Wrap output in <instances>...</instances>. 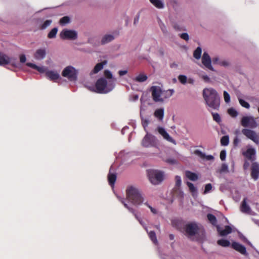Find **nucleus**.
Returning <instances> with one entry per match:
<instances>
[{
  "label": "nucleus",
  "instance_id": "1",
  "mask_svg": "<svg viewBox=\"0 0 259 259\" xmlns=\"http://www.w3.org/2000/svg\"><path fill=\"white\" fill-rule=\"evenodd\" d=\"M104 75L106 78L101 77L98 79L95 87L89 86L88 87L89 90L99 94H107L112 91L115 88L116 79L109 70L104 71Z\"/></svg>",
  "mask_w": 259,
  "mask_h": 259
},
{
  "label": "nucleus",
  "instance_id": "2",
  "mask_svg": "<svg viewBox=\"0 0 259 259\" xmlns=\"http://www.w3.org/2000/svg\"><path fill=\"white\" fill-rule=\"evenodd\" d=\"M126 198L129 202L135 206L141 205L146 199L141 191L137 187L133 185L127 187Z\"/></svg>",
  "mask_w": 259,
  "mask_h": 259
},
{
  "label": "nucleus",
  "instance_id": "3",
  "mask_svg": "<svg viewBox=\"0 0 259 259\" xmlns=\"http://www.w3.org/2000/svg\"><path fill=\"white\" fill-rule=\"evenodd\" d=\"M203 97L206 104L209 108L218 110L220 106V98L218 92L213 88H205L203 90Z\"/></svg>",
  "mask_w": 259,
  "mask_h": 259
},
{
  "label": "nucleus",
  "instance_id": "4",
  "mask_svg": "<svg viewBox=\"0 0 259 259\" xmlns=\"http://www.w3.org/2000/svg\"><path fill=\"white\" fill-rule=\"evenodd\" d=\"M26 65L29 67L36 70L41 73H45L46 76L51 80L55 81L60 77V75L57 71L49 70L48 68L45 66H38L35 64L30 62L26 63Z\"/></svg>",
  "mask_w": 259,
  "mask_h": 259
},
{
  "label": "nucleus",
  "instance_id": "5",
  "mask_svg": "<svg viewBox=\"0 0 259 259\" xmlns=\"http://www.w3.org/2000/svg\"><path fill=\"white\" fill-rule=\"evenodd\" d=\"M149 179L150 182L153 185H158L164 180V173L163 171L152 169L148 172Z\"/></svg>",
  "mask_w": 259,
  "mask_h": 259
},
{
  "label": "nucleus",
  "instance_id": "6",
  "mask_svg": "<svg viewBox=\"0 0 259 259\" xmlns=\"http://www.w3.org/2000/svg\"><path fill=\"white\" fill-rule=\"evenodd\" d=\"M60 37L64 40H76L78 37L77 32L73 29L65 28L60 33Z\"/></svg>",
  "mask_w": 259,
  "mask_h": 259
},
{
  "label": "nucleus",
  "instance_id": "7",
  "mask_svg": "<svg viewBox=\"0 0 259 259\" xmlns=\"http://www.w3.org/2000/svg\"><path fill=\"white\" fill-rule=\"evenodd\" d=\"M77 71L71 66L66 67L62 72V75L70 81H75L77 79Z\"/></svg>",
  "mask_w": 259,
  "mask_h": 259
},
{
  "label": "nucleus",
  "instance_id": "8",
  "mask_svg": "<svg viewBox=\"0 0 259 259\" xmlns=\"http://www.w3.org/2000/svg\"><path fill=\"white\" fill-rule=\"evenodd\" d=\"M241 124L245 128H255L257 126L256 119L252 116H243L241 120Z\"/></svg>",
  "mask_w": 259,
  "mask_h": 259
},
{
  "label": "nucleus",
  "instance_id": "9",
  "mask_svg": "<svg viewBox=\"0 0 259 259\" xmlns=\"http://www.w3.org/2000/svg\"><path fill=\"white\" fill-rule=\"evenodd\" d=\"M157 144V139L155 136L150 134L147 132L142 141V145L144 147H155Z\"/></svg>",
  "mask_w": 259,
  "mask_h": 259
},
{
  "label": "nucleus",
  "instance_id": "10",
  "mask_svg": "<svg viewBox=\"0 0 259 259\" xmlns=\"http://www.w3.org/2000/svg\"><path fill=\"white\" fill-rule=\"evenodd\" d=\"M198 230V227L194 223H189L185 226L186 234L191 239H193V237L197 233Z\"/></svg>",
  "mask_w": 259,
  "mask_h": 259
},
{
  "label": "nucleus",
  "instance_id": "11",
  "mask_svg": "<svg viewBox=\"0 0 259 259\" xmlns=\"http://www.w3.org/2000/svg\"><path fill=\"white\" fill-rule=\"evenodd\" d=\"M241 132L246 138L251 140L255 144H259V138L257 134L254 131L244 128L242 130Z\"/></svg>",
  "mask_w": 259,
  "mask_h": 259
},
{
  "label": "nucleus",
  "instance_id": "12",
  "mask_svg": "<svg viewBox=\"0 0 259 259\" xmlns=\"http://www.w3.org/2000/svg\"><path fill=\"white\" fill-rule=\"evenodd\" d=\"M150 91L153 100L156 102H162V89L158 86H152Z\"/></svg>",
  "mask_w": 259,
  "mask_h": 259
},
{
  "label": "nucleus",
  "instance_id": "13",
  "mask_svg": "<svg viewBox=\"0 0 259 259\" xmlns=\"http://www.w3.org/2000/svg\"><path fill=\"white\" fill-rule=\"evenodd\" d=\"M156 131L158 132L159 134H160L162 136L164 140L175 145H176V141L169 136V135L167 133L164 128L161 126H158L157 127Z\"/></svg>",
  "mask_w": 259,
  "mask_h": 259
},
{
  "label": "nucleus",
  "instance_id": "14",
  "mask_svg": "<svg viewBox=\"0 0 259 259\" xmlns=\"http://www.w3.org/2000/svg\"><path fill=\"white\" fill-rule=\"evenodd\" d=\"M202 63L207 68L214 71V69L211 65V60L208 54L204 52L202 57Z\"/></svg>",
  "mask_w": 259,
  "mask_h": 259
},
{
  "label": "nucleus",
  "instance_id": "15",
  "mask_svg": "<svg viewBox=\"0 0 259 259\" xmlns=\"http://www.w3.org/2000/svg\"><path fill=\"white\" fill-rule=\"evenodd\" d=\"M231 247L240 253L241 254L246 256L248 255V253L246 251V248L244 246L238 243L237 242H233L231 244Z\"/></svg>",
  "mask_w": 259,
  "mask_h": 259
},
{
  "label": "nucleus",
  "instance_id": "16",
  "mask_svg": "<svg viewBox=\"0 0 259 259\" xmlns=\"http://www.w3.org/2000/svg\"><path fill=\"white\" fill-rule=\"evenodd\" d=\"M212 62L214 64H217L223 67H228L230 65L228 60L216 56L212 58Z\"/></svg>",
  "mask_w": 259,
  "mask_h": 259
},
{
  "label": "nucleus",
  "instance_id": "17",
  "mask_svg": "<svg viewBox=\"0 0 259 259\" xmlns=\"http://www.w3.org/2000/svg\"><path fill=\"white\" fill-rule=\"evenodd\" d=\"M251 177L254 181L259 178V164L257 162H253L251 164Z\"/></svg>",
  "mask_w": 259,
  "mask_h": 259
},
{
  "label": "nucleus",
  "instance_id": "18",
  "mask_svg": "<svg viewBox=\"0 0 259 259\" xmlns=\"http://www.w3.org/2000/svg\"><path fill=\"white\" fill-rule=\"evenodd\" d=\"M128 210L131 212L136 219V220L139 222V223L143 227L146 232H148L147 227L146 224L144 222L140 216L137 213L136 210L133 207L128 208Z\"/></svg>",
  "mask_w": 259,
  "mask_h": 259
},
{
  "label": "nucleus",
  "instance_id": "19",
  "mask_svg": "<svg viewBox=\"0 0 259 259\" xmlns=\"http://www.w3.org/2000/svg\"><path fill=\"white\" fill-rule=\"evenodd\" d=\"M255 150L254 148H248L246 151L243 152V155L248 160L253 161L255 159Z\"/></svg>",
  "mask_w": 259,
  "mask_h": 259
},
{
  "label": "nucleus",
  "instance_id": "20",
  "mask_svg": "<svg viewBox=\"0 0 259 259\" xmlns=\"http://www.w3.org/2000/svg\"><path fill=\"white\" fill-rule=\"evenodd\" d=\"M217 231L221 236H225L231 233L232 231V228L230 226H226L225 229H223L219 226H217Z\"/></svg>",
  "mask_w": 259,
  "mask_h": 259
},
{
  "label": "nucleus",
  "instance_id": "21",
  "mask_svg": "<svg viewBox=\"0 0 259 259\" xmlns=\"http://www.w3.org/2000/svg\"><path fill=\"white\" fill-rule=\"evenodd\" d=\"M46 56V50L45 49H39L36 51L34 54V58L37 60L44 59Z\"/></svg>",
  "mask_w": 259,
  "mask_h": 259
},
{
  "label": "nucleus",
  "instance_id": "22",
  "mask_svg": "<svg viewBox=\"0 0 259 259\" xmlns=\"http://www.w3.org/2000/svg\"><path fill=\"white\" fill-rule=\"evenodd\" d=\"M241 211L244 213L252 214V211L251 210L250 207L246 203V199L244 198L242 202L241 205Z\"/></svg>",
  "mask_w": 259,
  "mask_h": 259
},
{
  "label": "nucleus",
  "instance_id": "23",
  "mask_svg": "<svg viewBox=\"0 0 259 259\" xmlns=\"http://www.w3.org/2000/svg\"><path fill=\"white\" fill-rule=\"evenodd\" d=\"M107 64V60H104L103 61L97 64L94 67L93 70L91 72L90 74L92 75L93 74H96L99 72L100 70H101L104 66Z\"/></svg>",
  "mask_w": 259,
  "mask_h": 259
},
{
  "label": "nucleus",
  "instance_id": "24",
  "mask_svg": "<svg viewBox=\"0 0 259 259\" xmlns=\"http://www.w3.org/2000/svg\"><path fill=\"white\" fill-rule=\"evenodd\" d=\"M114 38L115 36L113 34H106L102 36L101 44L102 45L107 44L113 41Z\"/></svg>",
  "mask_w": 259,
  "mask_h": 259
},
{
  "label": "nucleus",
  "instance_id": "25",
  "mask_svg": "<svg viewBox=\"0 0 259 259\" xmlns=\"http://www.w3.org/2000/svg\"><path fill=\"white\" fill-rule=\"evenodd\" d=\"M11 58L6 54L0 53V65L4 66L11 62Z\"/></svg>",
  "mask_w": 259,
  "mask_h": 259
},
{
  "label": "nucleus",
  "instance_id": "26",
  "mask_svg": "<svg viewBox=\"0 0 259 259\" xmlns=\"http://www.w3.org/2000/svg\"><path fill=\"white\" fill-rule=\"evenodd\" d=\"M187 185L193 197H196L198 195L197 188L191 182H187Z\"/></svg>",
  "mask_w": 259,
  "mask_h": 259
},
{
  "label": "nucleus",
  "instance_id": "27",
  "mask_svg": "<svg viewBox=\"0 0 259 259\" xmlns=\"http://www.w3.org/2000/svg\"><path fill=\"white\" fill-rule=\"evenodd\" d=\"M174 93V90L173 89H169L167 90H163L162 89V102L164 101L165 99H168L170 98Z\"/></svg>",
  "mask_w": 259,
  "mask_h": 259
},
{
  "label": "nucleus",
  "instance_id": "28",
  "mask_svg": "<svg viewBox=\"0 0 259 259\" xmlns=\"http://www.w3.org/2000/svg\"><path fill=\"white\" fill-rule=\"evenodd\" d=\"M158 24L159 25V27H160V29H161L163 34L164 36H167L169 34L168 31L167 30V28L164 23L162 22V21L158 19Z\"/></svg>",
  "mask_w": 259,
  "mask_h": 259
},
{
  "label": "nucleus",
  "instance_id": "29",
  "mask_svg": "<svg viewBox=\"0 0 259 259\" xmlns=\"http://www.w3.org/2000/svg\"><path fill=\"white\" fill-rule=\"evenodd\" d=\"M195 154L197 155L201 158H205L207 160H212L214 159V157L211 155H206L205 153H203L199 150H196L194 152Z\"/></svg>",
  "mask_w": 259,
  "mask_h": 259
},
{
  "label": "nucleus",
  "instance_id": "30",
  "mask_svg": "<svg viewBox=\"0 0 259 259\" xmlns=\"http://www.w3.org/2000/svg\"><path fill=\"white\" fill-rule=\"evenodd\" d=\"M111 168H112V166L110 168V170L108 176V180L109 185L111 187H113V186L115 184V182L116 181V175L115 173H111Z\"/></svg>",
  "mask_w": 259,
  "mask_h": 259
},
{
  "label": "nucleus",
  "instance_id": "31",
  "mask_svg": "<svg viewBox=\"0 0 259 259\" xmlns=\"http://www.w3.org/2000/svg\"><path fill=\"white\" fill-rule=\"evenodd\" d=\"M150 2L156 8L162 9L164 7V3L162 0H149Z\"/></svg>",
  "mask_w": 259,
  "mask_h": 259
},
{
  "label": "nucleus",
  "instance_id": "32",
  "mask_svg": "<svg viewBox=\"0 0 259 259\" xmlns=\"http://www.w3.org/2000/svg\"><path fill=\"white\" fill-rule=\"evenodd\" d=\"M185 175L188 179L193 181H195L198 179V177L196 174L189 170L186 171Z\"/></svg>",
  "mask_w": 259,
  "mask_h": 259
},
{
  "label": "nucleus",
  "instance_id": "33",
  "mask_svg": "<svg viewBox=\"0 0 259 259\" xmlns=\"http://www.w3.org/2000/svg\"><path fill=\"white\" fill-rule=\"evenodd\" d=\"M154 116L159 120H162L164 116V109L160 108L157 109L154 112Z\"/></svg>",
  "mask_w": 259,
  "mask_h": 259
},
{
  "label": "nucleus",
  "instance_id": "34",
  "mask_svg": "<svg viewBox=\"0 0 259 259\" xmlns=\"http://www.w3.org/2000/svg\"><path fill=\"white\" fill-rule=\"evenodd\" d=\"M148 78L147 76L144 74H140L134 80L139 82H143L145 81Z\"/></svg>",
  "mask_w": 259,
  "mask_h": 259
},
{
  "label": "nucleus",
  "instance_id": "35",
  "mask_svg": "<svg viewBox=\"0 0 259 259\" xmlns=\"http://www.w3.org/2000/svg\"><path fill=\"white\" fill-rule=\"evenodd\" d=\"M202 54V49L201 47H198L196 50L194 51L193 57L197 60L201 58Z\"/></svg>",
  "mask_w": 259,
  "mask_h": 259
},
{
  "label": "nucleus",
  "instance_id": "36",
  "mask_svg": "<svg viewBox=\"0 0 259 259\" xmlns=\"http://www.w3.org/2000/svg\"><path fill=\"white\" fill-rule=\"evenodd\" d=\"M147 232L148 234V236H149V238H150V239L151 240V241L155 244H157V243H158V241H157V238H156V236L155 233L154 231H151L150 232L148 231Z\"/></svg>",
  "mask_w": 259,
  "mask_h": 259
},
{
  "label": "nucleus",
  "instance_id": "37",
  "mask_svg": "<svg viewBox=\"0 0 259 259\" xmlns=\"http://www.w3.org/2000/svg\"><path fill=\"white\" fill-rule=\"evenodd\" d=\"M237 98L238 99V101L241 106L246 109H249L250 108V105L248 102H246L245 101L241 99L239 96H238Z\"/></svg>",
  "mask_w": 259,
  "mask_h": 259
},
{
  "label": "nucleus",
  "instance_id": "38",
  "mask_svg": "<svg viewBox=\"0 0 259 259\" xmlns=\"http://www.w3.org/2000/svg\"><path fill=\"white\" fill-rule=\"evenodd\" d=\"M218 244L223 247H228L230 245V242L229 241L226 239H220L218 240Z\"/></svg>",
  "mask_w": 259,
  "mask_h": 259
},
{
  "label": "nucleus",
  "instance_id": "39",
  "mask_svg": "<svg viewBox=\"0 0 259 259\" xmlns=\"http://www.w3.org/2000/svg\"><path fill=\"white\" fill-rule=\"evenodd\" d=\"M144 204V205L146 206L147 207H148V208H150L151 212L154 214H156L158 212L157 209L154 207H153L150 204V203H149V202L148 201V200L147 199H146V200L145 201V202H144V203L143 204Z\"/></svg>",
  "mask_w": 259,
  "mask_h": 259
},
{
  "label": "nucleus",
  "instance_id": "40",
  "mask_svg": "<svg viewBox=\"0 0 259 259\" xmlns=\"http://www.w3.org/2000/svg\"><path fill=\"white\" fill-rule=\"evenodd\" d=\"M207 219L209 222L213 225L215 226L217 224V219L215 217L210 213L207 214Z\"/></svg>",
  "mask_w": 259,
  "mask_h": 259
},
{
  "label": "nucleus",
  "instance_id": "41",
  "mask_svg": "<svg viewBox=\"0 0 259 259\" xmlns=\"http://www.w3.org/2000/svg\"><path fill=\"white\" fill-rule=\"evenodd\" d=\"M172 28L176 31H182L184 30V27L178 24L177 22H172Z\"/></svg>",
  "mask_w": 259,
  "mask_h": 259
},
{
  "label": "nucleus",
  "instance_id": "42",
  "mask_svg": "<svg viewBox=\"0 0 259 259\" xmlns=\"http://www.w3.org/2000/svg\"><path fill=\"white\" fill-rule=\"evenodd\" d=\"M229 143V138L228 136H224L221 139V143L223 146H227Z\"/></svg>",
  "mask_w": 259,
  "mask_h": 259
},
{
  "label": "nucleus",
  "instance_id": "43",
  "mask_svg": "<svg viewBox=\"0 0 259 259\" xmlns=\"http://www.w3.org/2000/svg\"><path fill=\"white\" fill-rule=\"evenodd\" d=\"M228 114L232 117H236L238 115V112L234 108H231L228 110Z\"/></svg>",
  "mask_w": 259,
  "mask_h": 259
},
{
  "label": "nucleus",
  "instance_id": "44",
  "mask_svg": "<svg viewBox=\"0 0 259 259\" xmlns=\"http://www.w3.org/2000/svg\"><path fill=\"white\" fill-rule=\"evenodd\" d=\"M57 31H58V29L57 28H54L48 33V37L49 38H55L56 37V34L57 33Z\"/></svg>",
  "mask_w": 259,
  "mask_h": 259
},
{
  "label": "nucleus",
  "instance_id": "45",
  "mask_svg": "<svg viewBox=\"0 0 259 259\" xmlns=\"http://www.w3.org/2000/svg\"><path fill=\"white\" fill-rule=\"evenodd\" d=\"M70 18L68 16H65L62 17L60 20V23L62 25H65L70 22Z\"/></svg>",
  "mask_w": 259,
  "mask_h": 259
},
{
  "label": "nucleus",
  "instance_id": "46",
  "mask_svg": "<svg viewBox=\"0 0 259 259\" xmlns=\"http://www.w3.org/2000/svg\"><path fill=\"white\" fill-rule=\"evenodd\" d=\"M218 171L221 174L224 172H228L229 170L228 165L226 163H223L222 164L221 168L218 170Z\"/></svg>",
  "mask_w": 259,
  "mask_h": 259
},
{
  "label": "nucleus",
  "instance_id": "47",
  "mask_svg": "<svg viewBox=\"0 0 259 259\" xmlns=\"http://www.w3.org/2000/svg\"><path fill=\"white\" fill-rule=\"evenodd\" d=\"M130 154L128 152H125V150L121 151L118 155L117 157L122 158L123 160H125L126 157Z\"/></svg>",
  "mask_w": 259,
  "mask_h": 259
},
{
  "label": "nucleus",
  "instance_id": "48",
  "mask_svg": "<svg viewBox=\"0 0 259 259\" xmlns=\"http://www.w3.org/2000/svg\"><path fill=\"white\" fill-rule=\"evenodd\" d=\"M179 81L183 84H185L187 82V77L185 75H180L178 77Z\"/></svg>",
  "mask_w": 259,
  "mask_h": 259
},
{
  "label": "nucleus",
  "instance_id": "49",
  "mask_svg": "<svg viewBox=\"0 0 259 259\" xmlns=\"http://www.w3.org/2000/svg\"><path fill=\"white\" fill-rule=\"evenodd\" d=\"M211 114L212 115L213 120L216 121L217 123H220L222 121L220 115L217 113L212 112Z\"/></svg>",
  "mask_w": 259,
  "mask_h": 259
},
{
  "label": "nucleus",
  "instance_id": "50",
  "mask_svg": "<svg viewBox=\"0 0 259 259\" xmlns=\"http://www.w3.org/2000/svg\"><path fill=\"white\" fill-rule=\"evenodd\" d=\"M117 197L119 201H120L124 205V206L128 210V208L133 207L132 206L129 205L124 200V199L120 196H117Z\"/></svg>",
  "mask_w": 259,
  "mask_h": 259
},
{
  "label": "nucleus",
  "instance_id": "51",
  "mask_svg": "<svg viewBox=\"0 0 259 259\" xmlns=\"http://www.w3.org/2000/svg\"><path fill=\"white\" fill-rule=\"evenodd\" d=\"M224 100L226 103H228L230 102V96L227 91H224L223 93Z\"/></svg>",
  "mask_w": 259,
  "mask_h": 259
},
{
  "label": "nucleus",
  "instance_id": "52",
  "mask_svg": "<svg viewBox=\"0 0 259 259\" xmlns=\"http://www.w3.org/2000/svg\"><path fill=\"white\" fill-rule=\"evenodd\" d=\"M212 189V185L211 184H207L205 185V190L203 192L204 194L209 193Z\"/></svg>",
  "mask_w": 259,
  "mask_h": 259
},
{
  "label": "nucleus",
  "instance_id": "53",
  "mask_svg": "<svg viewBox=\"0 0 259 259\" xmlns=\"http://www.w3.org/2000/svg\"><path fill=\"white\" fill-rule=\"evenodd\" d=\"M181 38L188 41L189 39V35L187 33H182L179 35Z\"/></svg>",
  "mask_w": 259,
  "mask_h": 259
},
{
  "label": "nucleus",
  "instance_id": "54",
  "mask_svg": "<svg viewBox=\"0 0 259 259\" xmlns=\"http://www.w3.org/2000/svg\"><path fill=\"white\" fill-rule=\"evenodd\" d=\"M52 23V21L50 20H46L44 23V24L42 25L41 26V29H46L47 27H48L49 26H50L51 25Z\"/></svg>",
  "mask_w": 259,
  "mask_h": 259
},
{
  "label": "nucleus",
  "instance_id": "55",
  "mask_svg": "<svg viewBox=\"0 0 259 259\" xmlns=\"http://www.w3.org/2000/svg\"><path fill=\"white\" fill-rule=\"evenodd\" d=\"M176 180V186L177 187H180L182 183V180L181 177L179 176H176L175 177Z\"/></svg>",
  "mask_w": 259,
  "mask_h": 259
},
{
  "label": "nucleus",
  "instance_id": "56",
  "mask_svg": "<svg viewBox=\"0 0 259 259\" xmlns=\"http://www.w3.org/2000/svg\"><path fill=\"white\" fill-rule=\"evenodd\" d=\"M239 236L240 237V238L241 239H242V240H243L244 242L247 243V244H248L249 245H250L251 246H252V244L247 239V238L244 236L241 233H239Z\"/></svg>",
  "mask_w": 259,
  "mask_h": 259
},
{
  "label": "nucleus",
  "instance_id": "57",
  "mask_svg": "<svg viewBox=\"0 0 259 259\" xmlns=\"http://www.w3.org/2000/svg\"><path fill=\"white\" fill-rule=\"evenodd\" d=\"M142 125L143 126L145 131L147 132V131L146 130V127L148 126V125L149 123L148 120L146 119H142Z\"/></svg>",
  "mask_w": 259,
  "mask_h": 259
},
{
  "label": "nucleus",
  "instance_id": "58",
  "mask_svg": "<svg viewBox=\"0 0 259 259\" xmlns=\"http://www.w3.org/2000/svg\"><path fill=\"white\" fill-rule=\"evenodd\" d=\"M220 159L222 161L225 160L226 159V151L225 150H222L220 153Z\"/></svg>",
  "mask_w": 259,
  "mask_h": 259
},
{
  "label": "nucleus",
  "instance_id": "59",
  "mask_svg": "<svg viewBox=\"0 0 259 259\" xmlns=\"http://www.w3.org/2000/svg\"><path fill=\"white\" fill-rule=\"evenodd\" d=\"M165 161L168 163H169L170 164H175L177 163V160H175V159L174 158H168V159H167Z\"/></svg>",
  "mask_w": 259,
  "mask_h": 259
},
{
  "label": "nucleus",
  "instance_id": "60",
  "mask_svg": "<svg viewBox=\"0 0 259 259\" xmlns=\"http://www.w3.org/2000/svg\"><path fill=\"white\" fill-rule=\"evenodd\" d=\"M26 61V58L25 55L22 54L20 56V61L21 63H25Z\"/></svg>",
  "mask_w": 259,
  "mask_h": 259
},
{
  "label": "nucleus",
  "instance_id": "61",
  "mask_svg": "<svg viewBox=\"0 0 259 259\" xmlns=\"http://www.w3.org/2000/svg\"><path fill=\"white\" fill-rule=\"evenodd\" d=\"M240 142V140L238 138V137H235L234 141H233V144L234 146H237L238 144Z\"/></svg>",
  "mask_w": 259,
  "mask_h": 259
},
{
  "label": "nucleus",
  "instance_id": "62",
  "mask_svg": "<svg viewBox=\"0 0 259 259\" xmlns=\"http://www.w3.org/2000/svg\"><path fill=\"white\" fill-rule=\"evenodd\" d=\"M139 19H140V14L138 13L135 17L134 18V25H136L138 22H139Z\"/></svg>",
  "mask_w": 259,
  "mask_h": 259
},
{
  "label": "nucleus",
  "instance_id": "63",
  "mask_svg": "<svg viewBox=\"0 0 259 259\" xmlns=\"http://www.w3.org/2000/svg\"><path fill=\"white\" fill-rule=\"evenodd\" d=\"M201 77L205 82H208L210 81V78L207 75H202Z\"/></svg>",
  "mask_w": 259,
  "mask_h": 259
},
{
  "label": "nucleus",
  "instance_id": "64",
  "mask_svg": "<svg viewBox=\"0 0 259 259\" xmlns=\"http://www.w3.org/2000/svg\"><path fill=\"white\" fill-rule=\"evenodd\" d=\"M127 73V70H119L118 71V74L121 76L125 75Z\"/></svg>",
  "mask_w": 259,
  "mask_h": 259
}]
</instances>
